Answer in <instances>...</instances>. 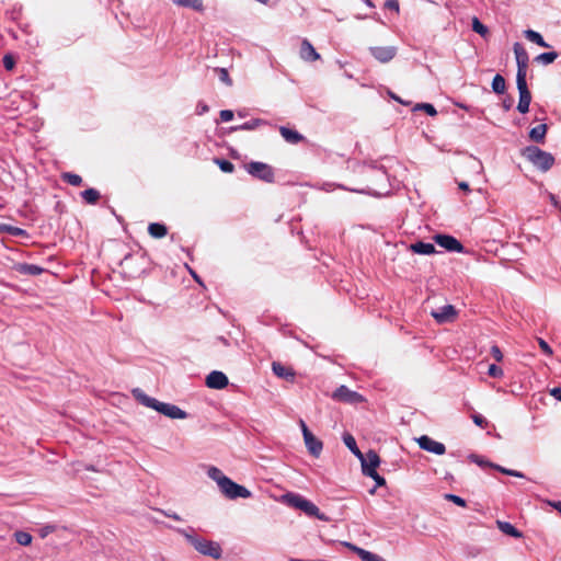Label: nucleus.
Returning a JSON list of instances; mask_svg holds the SVG:
<instances>
[{
    "label": "nucleus",
    "mask_w": 561,
    "mask_h": 561,
    "mask_svg": "<svg viewBox=\"0 0 561 561\" xmlns=\"http://www.w3.org/2000/svg\"><path fill=\"white\" fill-rule=\"evenodd\" d=\"M133 394L142 405L153 409L172 420H183L187 417V413L178 405L160 402L157 399L147 396L140 389H134Z\"/></svg>",
    "instance_id": "f257e3e1"
},
{
    "label": "nucleus",
    "mask_w": 561,
    "mask_h": 561,
    "mask_svg": "<svg viewBox=\"0 0 561 561\" xmlns=\"http://www.w3.org/2000/svg\"><path fill=\"white\" fill-rule=\"evenodd\" d=\"M284 501L291 507L300 510L307 516L316 517L320 520L328 522L329 517L321 513L316 504L307 500L300 494L287 493L284 495Z\"/></svg>",
    "instance_id": "f03ea898"
},
{
    "label": "nucleus",
    "mask_w": 561,
    "mask_h": 561,
    "mask_svg": "<svg viewBox=\"0 0 561 561\" xmlns=\"http://www.w3.org/2000/svg\"><path fill=\"white\" fill-rule=\"evenodd\" d=\"M523 156L537 169L543 172L548 171L554 163V158L551 153L535 146L527 147L524 150Z\"/></svg>",
    "instance_id": "7ed1b4c3"
},
{
    "label": "nucleus",
    "mask_w": 561,
    "mask_h": 561,
    "mask_svg": "<svg viewBox=\"0 0 561 561\" xmlns=\"http://www.w3.org/2000/svg\"><path fill=\"white\" fill-rule=\"evenodd\" d=\"M221 493L230 500H234L238 497L248 499L251 496V492L244 488L243 485L237 484L231 479H227L224 481L221 485L218 486Z\"/></svg>",
    "instance_id": "20e7f679"
},
{
    "label": "nucleus",
    "mask_w": 561,
    "mask_h": 561,
    "mask_svg": "<svg viewBox=\"0 0 561 561\" xmlns=\"http://www.w3.org/2000/svg\"><path fill=\"white\" fill-rule=\"evenodd\" d=\"M513 49L517 62L516 80H526V72L529 61L528 53L520 43H515Z\"/></svg>",
    "instance_id": "39448f33"
},
{
    "label": "nucleus",
    "mask_w": 561,
    "mask_h": 561,
    "mask_svg": "<svg viewBox=\"0 0 561 561\" xmlns=\"http://www.w3.org/2000/svg\"><path fill=\"white\" fill-rule=\"evenodd\" d=\"M194 548L202 554L211 557L214 559H220L221 547L218 542L199 538L198 541L194 542Z\"/></svg>",
    "instance_id": "423d86ee"
},
{
    "label": "nucleus",
    "mask_w": 561,
    "mask_h": 561,
    "mask_svg": "<svg viewBox=\"0 0 561 561\" xmlns=\"http://www.w3.org/2000/svg\"><path fill=\"white\" fill-rule=\"evenodd\" d=\"M247 170L251 175H253L260 180H263L268 183L274 181L273 169L266 163L251 162L247 165Z\"/></svg>",
    "instance_id": "0eeeda50"
},
{
    "label": "nucleus",
    "mask_w": 561,
    "mask_h": 561,
    "mask_svg": "<svg viewBox=\"0 0 561 561\" xmlns=\"http://www.w3.org/2000/svg\"><path fill=\"white\" fill-rule=\"evenodd\" d=\"M332 399L340 402L356 404L364 401L362 394L351 390L346 386H340L333 393Z\"/></svg>",
    "instance_id": "6e6552de"
},
{
    "label": "nucleus",
    "mask_w": 561,
    "mask_h": 561,
    "mask_svg": "<svg viewBox=\"0 0 561 561\" xmlns=\"http://www.w3.org/2000/svg\"><path fill=\"white\" fill-rule=\"evenodd\" d=\"M431 314L438 323H449L457 318V310L451 305H444L432 310Z\"/></svg>",
    "instance_id": "1a4fd4ad"
},
{
    "label": "nucleus",
    "mask_w": 561,
    "mask_h": 561,
    "mask_svg": "<svg viewBox=\"0 0 561 561\" xmlns=\"http://www.w3.org/2000/svg\"><path fill=\"white\" fill-rule=\"evenodd\" d=\"M362 465V471L365 476H368L376 471V468L380 463V458L375 450H369L366 454L362 455V458H358Z\"/></svg>",
    "instance_id": "9d476101"
},
{
    "label": "nucleus",
    "mask_w": 561,
    "mask_h": 561,
    "mask_svg": "<svg viewBox=\"0 0 561 561\" xmlns=\"http://www.w3.org/2000/svg\"><path fill=\"white\" fill-rule=\"evenodd\" d=\"M516 83H517V89H518V92H519V102H518V105H517V110L525 114L529 111V104H530V101H531V94L527 88V82L526 80H516Z\"/></svg>",
    "instance_id": "9b49d317"
},
{
    "label": "nucleus",
    "mask_w": 561,
    "mask_h": 561,
    "mask_svg": "<svg viewBox=\"0 0 561 561\" xmlns=\"http://www.w3.org/2000/svg\"><path fill=\"white\" fill-rule=\"evenodd\" d=\"M416 442L421 449L426 450L428 453H433L435 455H443L446 451L445 445L443 443L436 442L426 435L419 437Z\"/></svg>",
    "instance_id": "f8f14e48"
},
{
    "label": "nucleus",
    "mask_w": 561,
    "mask_h": 561,
    "mask_svg": "<svg viewBox=\"0 0 561 561\" xmlns=\"http://www.w3.org/2000/svg\"><path fill=\"white\" fill-rule=\"evenodd\" d=\"M434 240L439 247L446 249L447 251L458 252V253L463 251L462 244L456 238H454L451 236L436 234L434 237Z\"/></svg>",
    "instance_id": "ddd939ff"
},
{
    "label": "nucleus",
    "mask_w": 561,
    "mask_h": 561,
    "mask_svg": "<svg viewBox=\"0 0 561 561\" xmlns=\"http://www.w3.org/2000/svg\"><path fill=\"white\" fill-rule=\"evenodd\" d=\"M370 54L380 62H389L397 55L394 46H375L369 48Z\"/></svg>",
    "instance_id": "4468645a"
},
{
    "label": "nucleus",
    "mask_w": 561,
    "mask_h": 561,
    "mask_svg": "<svg viewBox=\"0 0 561 561\" xmlns=\"http://www.w3.org/2000/svg\"><path fill=\"white\" fill-rule=\"evenodd\" d=\"M304 442L310 455H312L316 458H318L321 455L323 444L311 432L305 433Z\"/></svg>",
    "instance_id": "2eb2a0df"
},
{
    "label": "nucleus",
    "mask_w": 561,
    "mask_h": 561,
    "mask_svg": "<svg viewBox=\"0 0 561 561\" xmlns=\"http://www.w3.org/2000/svg\"><path fill=\"white\" fill-rule=\"evenodd\" d=\"M228 385L227 376L218 370L211 371L206 377V386L211 389H222Z\"/></svg>",
    "instance_id": "dca6fc26"
},
{
    "label": "nucleus",
    "mask_w": 561,
    "mask_h": 561,
    "mask_svg": "<svg viewBox=\"0 0 561 561\" xmlns=\"http://www.w3.org/2000/svg\"><path fill=\"white\" fill-rule=\"evenodd\" d=\"M299 55L305 61H316L320 59V55L317 53L312 44L306 38L301 42Z\"/></svg>",
    "instance_id": "f3484780"
},
{
    "label": "nucleus",
    "mask_w": 561,
    "mask_h": 561,
    "mask_svg": "<svg viewBox=\"0 0 561 561\" xmlns=\"http://www.w3.org/2000/svg\"><path fill=\"white\" fill-rule=\"evenodd\" d=\"M13 270L20 274L23 275H39L44 272V268L35 265V264H27V263H16L13 266Z\"/></svg>",
    "instance_id": "a211bd4d"
},
{
    "label": "nucleus",
    "mask_w": 561,
    "mask_h": 561,
    "mask_svg": "<svg viewBox=\"0 0 561 561\" xmlns=\"http://www.w3.org/2000/svg\"><path fill=\"white\" fill-rule=\"evenodd\" d=\"M347 547L350 549H352L354 552L357 553V556L363 560V561H386L382 557H380L379 554H376L374 552H370V551H367L365 549H362L359 547H356L354 545H351V543H347Z\"/></svg>",
    "instance_id": "6ab92c4d"
},
{
    "label": "nucleus",
    "mask_w": 561,
    "mask_h": 561,
    "mask_svg": "<svg viewBox=\"0 0 561 561\" xmlns=\"http://www.w3.org/2000/svg\"><path fill=\"white\" fill-rule=\"evenodd\" d=\"M279 133L283 136V138L289 144H298L304 139V136L301 134L285 126L279 127Z\"/></svg>",
    "instance_id": "aec40b11"
},
{
    "label": "nucleus",
    "mask_w": 561,
    "mask_h": 561,
    "mask_svg": "<svg viewBox=\"0 0 561 561\" xmlns=\"http://www.w3.org/2000/svg\"><path fill=\"white\" fill-rule=\"evenodd\" d=\"M272 370H273V373L277 377L284 378L286 380H291L294 378V376H295V374L291 370V368L286 367V366H284L283 364L278 363V362H274L272 364Z\"/></svg>",
    "instance_id": "412c9836"
},
{
    "label": "nucleus",
    "mask_w": 561,
    "mask_h": 561,
    "mask_svg": "<svg viewBox=\"0 0 561 561\" xmlns=\"http://www.w3.org/2000/svg\"><path fill=\"white\" fill-rule=\"evenodd\" d=\"M497 528L505 535L514 537V538H522L523 534L511 523L503 522V520H496Z\"/></svg>",
    "instance_id": "4be33fe9"
},
{
    "label": "nucleus",
    "mask_w": 561,
    "mask_h": 561,
    "mask_svg": "<svg viewBox=\"0 0 561 561\" xmlns=\"http://www.w3.org/2000/svg\"><path fill=\"white\" fill-rule=\"evenodd\" d=\"M411 251L417 254H433L435 252V247L432 243L428 242H415L410 245Z\"/></svg>",
    "instance_id": "5701e85b"
},
{
    "label": "nucleus",
    "mask_w": 561,
    "mask_h": 561,
    "mask_svg": "<svg viewBox=\"0 0 561 561\" xmlns=\"http://www.w3.org/2000/svg\"><path fill=\"white\" fill-rule=\"evenodd\" d=\"M546 134H547V125L540 124L530 129L529 137L531 140H534L536 142H543Z\"/></svg>",
    "instance_id": "b1692460"
},
{
    "label": "nucleus",
    "mask_w": 561,
    "mask_h": 561,
    "mask_svg": "<svg viewBox=\"0 0 561 561\" xmlns=\"http://www.w3.org/2000/svg\"><path fill=\"white\" fill-rule=\"evenodd\" d=\"M207 476L211 480H214L218 486L221 485L224 483V481H226L228 479V477H226L219 468L214 467V466L208 467Z\"/></svg>",
    "instance_id": "393cba45"
},
{
    "label": "nucleus",
    "mask_w": 561,
    "mask_h": 561,
    "mask_svg": "<svg viewBox=\"0 0 561 561\" xmlns=\"http://www.w3.org/2000/svg\"><path fill=\"white\" fill-rule=\"evenodd\" d=\"M266 122L261 118H254L252 121L245 122L242 125L231 127V130H253L262 125H265Z\"/></svg>",
    "instance_id": "a878e982"
},
{
    "label": "nucleus",
    "mask_w": 561,
    "mask_h": 561,
    "mask_svg": "<svg viewBox=\"0 0 561 561\" xmlns=\"http://www.w3.org/2000/svg\"><path fill=\"white\" fill-rule=\"evenodd\" d=\"M148 232L153 238H163L164 236H167L168 230L164 225L152 222L148 227Z\"/></svg>",
    "instance_id": "bb28decb"
},
{
    "label": "nucleus",
    "mask_w": 561,
    "mask_h": 561,
    "mask_svg": "<svg viewBox=\"0 0 561 561\" xmlns=\"http://www.w3.org/2000/svg\"><path fill=\"white\" fill-rule=\"evenodd\" d=\"M524 35H525V37L528 41H530V42H533V43H535V44H537V45H539L541 47H549V45L545 42L542 36L538 32H536V31L526 30L524 32Z\"/></svg>",
    "instance_id": "cd10ccee"
},
{
    "label": "nucleus",
    "mask_w": 561,
    "mask_h": 561,
    "mask_svg": "<svg viewBox=\"0 0 561 561\" xmlns=\"http://www.w3.org/2000/svg\"><path fill=\"white\" fill-rule=\"evenodd\" d=\"M343 442L346 447L357 457L362 458L363 453L358 449L355 438L351 434H344Z\"/></svg>",
    "instance_id": "c85d7f7f"
},
{
    "label": "nucleus",
    "mask_w": 561,
    "mask_h": 561,
    "mask_svg": "<svg viewBox=\"0 0 561 561\" xmlns=\"http://www.w3.org/2000/svg\"><path fill=\"white\" fill-rule=\"evenodd\" d=\"M81 196L88 204H95L100 198V193L94 188H88L81 193Z\"/></svg>",
    "instance_id": "c756f323"
},
{
    "label": "nucleus",
    "mask_w": 561,
    "mask_h": 561,
    "mask_svg": "<svg viewBox=\"0 0 561 561\" xmlns=\"http://www.w3.org/2000/svg\"><path fill=\"white\" fill-rule=\"evenodd\" d=\"M506 88L505 79L501 75H496L492 81V89L495 93H504Z\"/></svg>",
    "instance_id": "7c9ffc66"
},
{
    "label": "nucleus",
    "mask_w": 561,
    "mask_h": 561,
    "mask_svg": "<svg viewBox=\"0 0 561 561\" xmlns=\"http://www.w3.org/2000/svg\"><path fill=\"white\" fill-rule=\"evenodd\" d=\"M558 58V54L556 51L542 53L538 55L535 60L541 62L543 65L552 64Z\"/></svg>",
    "instance_id": "2f4dec72"
},
{
    "label": "nucleus",
    "mask_w": 561,
    "mask_h": 561,
    "mask_svg": "<svg viewBox=\"0 0 561 561\" xmlns=\"http://www.w3.org/2000/svg\"><path fill=\"white\" fill-rule=\"evenodd\" d=\"M175 3L181 7L192 8L196 11L203 10L202 0H176Z\"/></svg>",
    "instance_id": "473e14b6"
},
{
    "label": "nucleus",
    "mask_w": 561,
    "mask_h": 561,
    "mask_svg": "<svg viewBox=\"0 0 561 561\" xmlns=\"http://www.w3.org/2000/svg\"><path fill=\"white\" fill-rule=\"evenodd\" d=\"M14 538L21 546H28L32 542V536L26 531H15Z\"/></svg>",
    "instance_id": "72a5a7b5"
},
{
    "label": "nucleus",
    "mask_w": 561,
    "mask_h": 561,
    "mask_svg": "<svg viewBox=\"0 0 561 561\" xmlns=\"http://www.w3.org/2000/svg\"><path fill=\"white\" fill-rule=\"evenodd\" d=\"M62 178L67 183L73 186H79L82 183L81 176L75 173H65Z\"/></svg>",
    "instance_id": "f704fd0d"
},
{
    "label": "nucleus",
    "mask_w": 561,
    "mask_h": 561,
    "mask_svg": "<svg viewBox=\"0 0 561 561\" xmlns=\"http://www.w3.org/2000/svg\"><path fill=\"white\" fill-rule=\"evenodd\" d=\"M472 30L481 36H485L489 32L488 27L483 25L477 18H473L472 20Z\"/></svg>",
    "instance_id": "c9c22d12"
},
{
    "label": "nucleus",
    "mask_w": 561,
    "mask_h": 561,
    "mask_svg": "<svg viewBox=\"0 0 561 561\" xmlns=\"http://www.w3.org/2000/svg\"><path fill=\"white\" fill-rule=\"evenodd\" d=\"M469 459H470L472 462H474V463H477L478 466H480V467H491V468H494V466H495L494 463H491V462H489V461L484 460L482 457H480V456H478V455H476V454H471V455L469 456Z\"/></svg>",
    "instance_id": "e433bc0d"
},
{
    "label": "nucleus",
    "mask_w": 561,
    "mask_h": 561,
    "mask_svg": "<svg viewBox=\"0 0 561 561\" xmlns=\"http://www.w3.org/2000/svg\"><path fill=\"white\" fill-rule=\"evenodd\" d=\"M216 163L218 164L221 171L227 173H231L234 169V165L228 160L216 159Z\"/></svg>",
    "instance_id": "4c0bfd02"
},
{
    "label": "nucleus",
    "mask_w": 561,
    "mask_h": 561,
    "mask_svg": "<svg viewBox=\"0 0 561 561\" xmlns=\"http://www.w3.org/2000/svg\"><path fill=\"white\" fill-rule=\"evenodd\" d=\"M215 70L218 72L220 81H222L227 85H231L232 84V81H231V79L229 77V73H228L227 69H225V68H216Z\"/></svg>",
    "instance_id": "58836bf2"
},
{
    "label": "nucleus",
    "mask_w": 561,
    "mask_h": 561,
    "mask_svg": "<svg viewBox=\"0 0 561 561\" xmlns=\"http://www.w3.org/2000/svg\"><path fill=\"white\" fill-rule=\"evenodd\" d=\"M488 374H489V376H491L493 378H501V377H503L504 373L501 367L496 366L495 364H491L489 366Z\"/></svg>",
    "instance_id": "ea45409f"
},
{
    "label": "nucleus",
    "mask_w": 561,
    "mask_h": 561,
    "mask_svg": "<svg viewBox=\"0 0 561 561\" xmlns=\"http://www.w3.org/2000/svg\"><path fill=\"white\" fill-rule=\"evenodd\" d=\"M494 469L501 471L502 473L504 474H507V476H512V477H517V478H524V474L519 471H516V470H511V469H506V468H503L499 465L494 466Z\"/></svg>",
    "instance_id": "a19ab883"
},
{
    "label": "nucleus",
    "mask_w": 561,
    "mask_h": 561,
    "mask_svg": "<svg viewBox=\"0 0 561 561\" xmlns=\"http://www.w3.org/2000/svg\"><path fill=\"white\" fill-rule=\"evenodd\" d=\"M179 534H181L183 537H185V539L194 547V542L195 541H198V537H195L194 535H192L188 530L186 529H176Z\"/></svg>",
    "instance_id": "79ce46f5"
},
{
    "label": "nucleus",
    "mask_w": 561,
    "mask_h": 561,
    "mask_svg": "<svg viewBox=\"0 0 561 561\" xmlns=\"http://www.w3.org/2000/svg\"><path fill=\"white\" fill-rule=\"evenodd\" d=\"M445 499L450 501V502H453V503H455L458 506H461V507L466 506V501L462 497L458 496V495L446 494Z\"/></svg>",
    "instance_id": "37998d69"
},
{
    "label": "nucleus",
    "mask_w": 561,
    "mask_h": 561,
    "mask_svg": "<svg viewBox=\"0 0 561 561\" xmlns=\"http://www.w3.org/2000/svg\"><path fill=\"white\" fill-rule=\"evenodd\" d=\"M416 108L425 111L428 115L434 116L437 114L435 107L430 103H421L416 105Z\"/></svg>",
    "instance_id": "c03bdc74"
},
{
    "label": "nucleus",
    "mask_w": 561,
    "mask_h": 561,
    "mask_svg": "<svg viewBox=\"0 0 561 561\" xmlns=\"http://www.w3.org/2000/svg\"><path fill=\"white\" fill-rule=\"evenodd\" d=\"M367 477H370L375 480L377 486H382L386 484V480L383 477H381L377 471L368 474Z\"/></svg>",
    "instance_id": "a18cd8bd"
},
{
    "label": "nucleus",
    "mask_w": 561,
    "mask_h": 561,
    "mask_svg": "<svg viewBox=\"0 0 561 561\" xmlns=\"http://www.w3.org/2000/svg\"><path fill=\"white\" fill-rule=\"evenodd\" d=\"M219 115L222 122H230L234 116L231 110H222L220 111Z\"/></svg>",
    "instance_id": "49530a36"
},
{
    "label": "nucleus",
    "mask_w": 561,
    "mask_h": 561,
    "mask_svg": "<svg viewBox=\"0 0 561 561\" xmlns=\"http://www.w3.org/2000/svg\"><path fill=\"white\" fill-rule=\"evenodd\" d=\"M491 355L496 362H501L503 359V354L499 346L493 345L491 347Z\"/></svg>",
    "instance_id": "de8ad7c7"
},
{
    "label": "nucleus",
    "mask_w": 561,
    "mask_h": 561,
    "mask_svg": "<svg viewBox=\"0 0 561 561\" xmlns=\"http://www.w3.org/2000/svg\"><path fill=\"white\" fill-rule=\"evenodd\" d=\"M538 344L545 354L549 356L552 355V348L548 345V343L545 340L538 339Z\"/></svg>",
    "instance_id": "09e8293b"
},
{
    "label": "nucleus",
    "mask_w": 561,
    "mask_h": 561,
    "mask_svg": "<svg viewBox=\"0 0 561 561\" xmlns=\"http://www.w3.org/2000/svg\"><path fill=\"white\" fill-rule=\"evenodd\" d=\"M385 8L389 10H393L399 13V1L398 0H386Z\"/></svg>",
    "instance_id": "8fccbe9b"
},
{
    "label": "nucleus",
    "mask_w": 561,
    "mask_h": 561,
    "mask_svg": "<svg viewBox=\"0 0 561 561\" xmlns=\"http://www.w3.org/2000/svg\"><path fill=\"white\" fill-rule=\"evenodd\" d=\"M14 65H15V62H14V59L12 56L5 55L3 57V66L5 69L11 70V69H13Z\"/></svg>",
    "instance_id": "3c124183"
},
{
    "label": "nucleus",
    "mask_w": 561,
    "mask_h": 561,
    "mask_svg": "<svg viewBox=\"0 0 561 561\" xmlns=\"http://www.w3.org/2000/svg\"><path fill=\"white\" fill-rule=\"evenodd\" d=\"M209 111V107L207 104L203 103V102H199L196 106V114L197 115H203L205 113H207Z\"/></svg>",
    "instance_id": "603ef678"
},
{
    "label": "nucleus",
    "mask_w": 561,
    "mask_h": 561,
    "mask_svg": "<svg viewBox=\"0 0 561 561\" xmlns=\"http://www.w3.org/2000/svg\"><path fill=\"white\" fill-rule=\"evenodd\" d=\"M472 419L478 426L484 427L486 425V420L482 415L476 414Z\"/></svg>",
    "instance_id": "864d4df0"
},
{
    "label": "nucleus",
    "mask_w": 561,
    "mask_h": 561,
    "mask_svg": "<svg viewBox=\"0 0 561 561\" xmlns=\"http://www.w3.org/2000/svg\"><path fill=\"white\" fill-rule=\"evenodd\" d=\"M550 394L557 400L561 401V388L554 387L550 389Z\"/></svg>",
    "instance_id": "5fc2aeb1"
},
{
    "label": "nucleus",
    "mask_w": 561,
    "mask_h": 561,
    "mask_svg": "<svg viewBox=\"0 0 561 561\" xmlns=\"http://www.w3.org/2000/svg\"><path fill=\"white\" fill-rule=\"evenodd\" d=\"M8 231L13 236H21L24 233V230L16 227H8Z\"/></svg>",
    "instance_id": "6e6d98bb"
},
{
    "label": "nucleus",
    "mask_w": 561,
    "mask_h": 561,
    "mask_svg": "<svg viewBox=\"0 0 561 561\" xmlns=\"http://www.w3.org/2000/svg\"><path fill=\"white\" fill-rule=\"evenodd\" d=\"M299 425L302 432V436H305V433L310 432L304 420L299 421Z\"/></svg>",
    "instance_id": "4d7b16f0"
},
{
    "label": "nucleus",
    "mask_w": 561,
    "mask_h": 561,
    "mask_svg": "<svg viewBox=\"0 0 561 561\" xmlns=\"http://www.w3.org/2000/svg\"><path fill=\"white\" fill-rule=\"evenodd\" d=\"M548 504L561 513V502L560 501H557V502L549 501Z\"/></svg>",
    "instance_id": "13d9d810"
},
{
    "label": "nucleus",
    "mask_w": 561,
    "mask_h": 561,
    "mask_svg": "<svg viewBox=\"0 0 561 561\" xmlns=\"http://www.w3.org/2000/svg\"><path fill=\"white\" fill-rule=\"evenodd\" d=\"M458 186H459V188H460V190H462V191H466V192H469V191H470V188H469V184H468L467 182H459V183H458Z\"/></svg>",
    "instance_id": "bf43d9fd"
},
{
    "label": "nucleus",
    "mask_w": 561,
    "mask_h": 561,
    "mask_svg": "<svg viewBox=\"0 0 561 561\" xmlns=\"http://www.w3.org/2000/svg\"><path fill=\"white\" fill-rule=\"evenodd\" d=\"M165 516L174 520H181L182 518L176 513H165Z\"/></svg>",
    "instance_id": "052dcab7"
},
{
    "label": "nucleus",
    "mask_w": 561,
    "mask_h": 561,
    "mask_svg": "<svg viewBox=\"0 0 561 561\" xmlns=\"http://www.w3.org/2000/svg\"><path fill=\"white\" fill-rule=\"evenodd\" d=\"M503 105H504V108H505V110H510V108H511V106H512V102H511V101H504V104H503Z\"/></svg>",
    "instance_id": "680f3d73"
},
{
    "label": "nucleus",
    "mask_w": 561,
    "mask_h": 561,
    "mask_svg": "<svg viewBox=\"0 0 561 561\" xmlns=\"http://www.w3.org/2000/svg\"><path fill=\"white\" fill-rule=\"evenodd\" d=\"M238 116H239V117H244V116H245V112H243V111H239V112H238Z\"/></svg>",
    "instance_id": "e2e57ef3"
},
{
    "label": "nucleus",
    "mask_w": 561,
    "mask_h": 561,
    "mask_svg": "<svg viewBox=\"0 0 561 561\" xmlns=\"http://www.w3.org/2000/svg\"><path fill=\"white\" fill-rule=\"evenodd\" d=\"M392 99H396V101L402 102L401 100H399V98H396V95H392Z\"/></svg>",
    "instance_id": "0e129e2a"
},
{
    "label": "nucleus",
    "mask_w": 561,
    "mask_h": 561,
    "mask_svg": "<svg viewBox=\"0 0 561 561\" xmlns=\"http://www.w3.org/2000/svg\"><path fill=\"white\" fill-rule=\"evenodd\" d=\"M392 99H396V101L402 102L401 100H399V98H396V95H392Z\"/></svg>",
    "instance_id": "69168bd1"
},
{
    "label": "nucleus",
    "mask_w": 561,
    "mask_h": 561,
    "mask_svg": "<svg viewBox=\"0 0 561 561\" xmlns=\"http://www.w3.org/2000/svg\"><path fill=\"white\" fill-rule=\"evenodd\" d=\"M192 275L194 276V278H195V279H197V280H198V278H197V275H196V274H194V273L192 272Z\"/></svg>",
    "instance_id": "338daca9"
}]
</instances>
